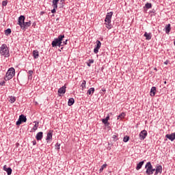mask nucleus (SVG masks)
<instances>
[{
  "instance_id": "f257e3e1",
  "label": "nucleus",
  "mask_w": 175,
  "mask_h": 175,
  "mask_svg": "<svg viewBox=\"0 0 175 175\" xmlns=\"http://www.w3.org/2000/svg\"><path fill=\"white\" fill-rule=\"evenodd\" d=\"M31 21H29L28 22H25V16L23 15H21L18 17V25H19L21 28V29H23V31H25V29H28L29 28V26L31 25Z\"/></svg>"
},
{
  "instance_id": "f03ea898",
  "label": "nucleus",
  "mask_w": 175,
  "mask_h": 175,
  "mask_svg": "<svg viewBox=\"0 0 175 175\" xmlns=\"http://www.w3.org/2000/svg\"><path fill=\"white\" fill-rule=\"evenodd\" d=\"M65 38V35L64 34H61L58 36V38H55L53 40V41H52V46L53 47H62V46H64V44H62V40H64V38Z\"/></svg>"
},
{
  "instance_id": "7ed1b4c3",
  "label": "nucleus",
  "mask_w": 175,
  "mask_h": 175,
  "mask_svg": "<svg viewBox=\"0 0 175 175\" xmlns=\"http://www.w3.org/2000/svg\"><path fill=\"white\" fill-rule=\"evenodd\" d=\"M0 55L4 57L5 58H9L10 57V53H9V48L6 44H3L0 47Z\"/></svg>"
},
{
  "instance_id": "20e7f679",
  "label": "nucleus",
  "mask_w": 175,
  "mask_h": 175,
  "mask_svg": "<svg viewBox=\"0 0 175 175\" xmlns=\"http://www.w3.org/2000/svg\"><path fill=\"white\" fill-rule=\"evenodd\" d=\"M111 17H113V12H108L105 19V25L107 29H111L113 27L111 25Z\"/></svg>"
},
{
  "instance_id": "39448f33",
  "label": "nucleus",
  "mask_w": 175,
  "mask_h": 175,
  "mask_svg": "<svg viewBox=\"0 0 175 175\" xmlns=\"http://www.w3.org/2000/svg\"><path fill=\"white\" fill-rule=\"evenodd\" d=\"M14 75H16V71L14 70V68H9L8 72L5 74L4 80L5 81H9V80H11V79H13V77H14Z\"/></svg>"
},
{
  "instance_id": "423d86ee",
  "label": "nucleus",
  "mask_w": 175,
  "mask_h": 175,
  "mask_svg": "<svg viewBox=\"0 0 175 175\" xmlns=\"http://www.w3.org/2000/svg\"><path fill=\"white\" fill-rule=\"evenodd\" d=\"M145 169H146V173L147 175L154 174V172H155V168L152 167V165L150 161L146 164Z\"/></svg>"
},
{
  "instance_id": "0eeeda50",
  "label": "nucleus",
  "mask_w": 175,
  "mask_h": 175,
  "mask_svg": "<svg viewBox=\"0 0 175 175\" xmlns=\"http://www.w3.org/2000/svg\"><path fill=\"white\" fill-rule=\"evenodd\" d=\"M162 174V165L157 164L155 167L154 175Z\"/></svg>"
},
{
  "instance_id": "6e6552de",
  "label": "nucleus",
  "mask_w": 175,
  "mask_h": 175,
  "mask_svg": "<svg viewBox=\"0 0 175 175\" xmlns=\"http://www.w3.org/2000/svg\"><path fill=\"white\" fill-rule=\"evenodd\" d=\"M147 131L143 130L139 133V139L140 140H144L147 137Z\"/></svg>"
},
{
  "instance_id": "1a4fd4ad",
  "label": "nucleus",
  "mask_w": 175,
  "mask_h": 175,
  "mask_svg": "<svg viewBox=\"0 0 175 175\" xmlns=\"http://www.w3.org/2000/svg\"><path fill=\"white\" fill-rule=\"evenodd\" d=\"M3 170H4V172H6V173L8 174V175H11L12 174V172H13V170H12V168L10 167H8V165H5L3 167Z\"/></svg>"
},
{
  "instance_id": "9d476101",
  "label": "nucleus",
  "mask_w": 175,
  "mask_h": 175,
  "mask_svg": "<svg viewBox=\"0 0 175 175\" xmlns=\"http://www.w3.org/2000/svg\"><path fill=\"white\" fill-rule=\"evenodd\" d=\"M165 137L170 140L171 142H174L175 140V133H172L171 134H167Z\"/></svg>"
},
{
  "instance_id": "9b49d317",
  "label": "nucleus",
  "mask_w": 175,
  "mask_h": 175,
  "mask_svg": "<svg viewBox=\"0 0 175 175\" xmlns=\"http://www.w3.org/2000/svg\"><path fill=\"white\" fill-rule=\"evenodd\" d=\"M36 139L38 140V142L42 140V139H43V132L40 131L36 135Z\"/></svg>"
},
{
  "instance_id": "f8f14e48",
  "label": "nucleus",
  "mask_w": 175,
  "mask_h": 175,
  "mask_svg": "<svg viewBox=\"0 0 175 175\" xmlns=\"http://www.w3.org/2000/svg\"><path fill=\"white\" fill-rule=\"evenodd\" d=\"M53 139V131H49L46 135V140L47 141V143H49V140H51Z\"/></svg>"
},
{
  "instance_id": "ddd939ff",
  "label": "nucleus",
  "mask_w": 175,
  "mask_h": 175,
  "mask_svg": "<svg viewBox=\"0 0 175 175\" xmlns=\"http://www.w3.org/2000/svg\"><path fill=\"white\" fill-rule=\"evenodd\" d=\"M57 92L58 94H65V92H66V86L64 85L59 88Z\"/></svg>"
},
{
  "instance_id": "4468645a",
  "label": "nucleus",
  "mask_w": 175,
  "mask_h": 175,
  "mask_svg": "<svg viewBox=\"0 0 175 175\" xmlns=\"http://www.w3.org/2000/svg\"><path fill=\"white\" fill-rule=\"evenodd\" d=\"M144 38H146V40H151V38H152V36L151 35V33H147L145 32L144 34Z\"/></svg>"
},
{
  "instance_id": "2eb2a0df",
  "label": "nucleus",
  "mask_w": 175,
  "mask_h": 175,
  "mask_svg": "<svg viewBox=\"0 0 175 175\" xmlns=\"http://www.w3.org/2000/svg\"><path fill=\"white\" fill-rule=\"evenodd\" d=\"M33 57L34 59H38V58H39V51L38 50L33 51Z\"/></svg>"
},
{
  "instance_id": "dca6fc26",
  "label": "nucleus",
  "mask_w": 175,
  "mask_h": 175,
  "mask_svg": "<svg viewBox=\"0 0 175 175\" xmlns=\"http://www.w3.org/2000/svg\"><path fill=\"white\" fill-rule=\"evenodd\" d=\"M157 92V88L153 86L150 90V96H155V94Z\"/></svg>"
},
{
  "instance_id": "f3484780",
  "label": "nucleus",
  "mask_w": 175,
  "mask_h": 175,
  "mask_svg": "<svg viewBox=\"0 0 175 175\" xmlns=\"http://www.w3.org/2000/svg\"><path fill=\"white\" fill-rule=\"evenodd\" d=\"M144 165V161H140L139 163L137 164L136 170H140L143 165Z\"/></svg>"
},
{
  "instance_id": "a211bd4d",
  "label": "nucleus",
  "mask_w": 175,
  "mask_h": 175,
  "mask_svg": "<svg viewBox=\"0 0 175 175\" xmlns=\"http://www.w3.org/2000/svg\"><path fill=\"white\" fill-rule=\"evenodd\" d=\"M165 33H167V34L170 33L172 29V27H170V24L167 25L165 27Z\"/></svg>"
},
{
  "instance_id": "6ab92c4d",
  "label": "nucleus",
  "mask_w": 175,
  "mask_h": 175,
  "mask_svg": "<svg viewBox=\"0 0 175 175\" xmlns=\"http://www.w3.org/2000/svg\"><path fill=\"white\" fill-rule=\"evenodd\" d=\"M19 120H21V121L23 122H27V116L21 114L19 116Z\"/></svg>"
},
{
  "instance_id": "aec40b11",
  "label": "nucleus",
  "mask_w": 175,
  "mask_h": 175,
  "mask_svg": "<svg viewBox=\"0 0 175 175\" xmlns=\"http://www.w3.org/2000/svg\"><path fill=\"white\" fill-rule=\"evenodd\" d=\"M68 105V106H73V105H75V98H69Z\"/></svg>"
},
{
  "instance_id": "412c9836",
  "label": "nucleus",
  "mask_w": 175,
  "mask_h": 175,
  "mask_svg": "<svg viewBox=\"0 0 175 175\" xmlns=\"http://www.w3.org/2000/svg\"><path fill=\"white\" fill-rule=\"evenodd\" d=\"M33 75V71L32 70H30L28 71V79L32 80V75Z\"/></svg>"
},
{
  "instance_id": "4be33fe9",
  "label": "nucleus",
  "mask_w": 175,
  "mask_h": 175,
  "mask_svg": "<svg viewBox=\"0 0 175 175\" xmlns=\"http://www.w3.org/2000/svg\"><path fill=\"white\" fill-rule=\"evenodd\" d=\"M95 92V88H91L88 90V95H92Z\"/></svg>"
},
{
  "instance_id": "5701e85b",
  "label": "nucleus",
  "mask_w": 175,
  "mask_h": 175,
  "mask_svg": "<svg viewBox=\"0 0 175 175\" xmlns=\"http://www.w3.org/2000/svg\"><path fill=\"white\" fill-rule=\"evenodd\" d=\"M52 7L53 8V9L51 10V13L53 14L57 13V9H58V5L52 4Z\"/></svg>"
},
{
  "instance_id": "b1692460",
  "label": "nucleus",
  "mask_w": 175,
  "mask_h": 175,
  "mask_svg": "<svg viewBox=\"0 0 175 175\" xmlns=\"http://www.w3.org/2000/svg\"><path fill=\"white\" fill-rule=\"evenodd\" d=\"M5 35L6 36H9V35H10L11 33H12V29H5Z\"/></svg>"
},
{
  "instance_id": "393cba45",
  "label": "nucleus",
  "mask_w": 175,
  "mask_h": 175,
  "mask_svg": "<svg viewBox=\"0 0 175 175\" xmlns=\"http://www.w3.org/2000/svg\"><path fill=\"white\" fill-rule=\"evenodd\" d=\"M144 8H146V9H151L152 4L151 3H146Z\"/></svg>"
},
{
  "instance_id": "a878e982",
  "label": "nucleus",
  "mask_w": 175,
  "mask_h": 175,
  "mask_svg": "<svg viewBox=\"0 0 175 175\" xmlns=\"http://www.w3.org/2000/svg\"><path fill=\"white\" fill-rule=\"evenodd\" d=\"M107 167V164H103L102 166H101V167L100 168V170H99V172L100 173H102L103 172V170L105 169V167Z\"/></svg>"
},
{
  "instance_id": "bb28decb",
  "label": "nucleus",
  "mask_w": 175,
  "mask_h": 175,
  "mask_svg": "<svg viewBox=\"0 0 175 175\" xmlns=\"http://www.w3.org/2000/svg\"><path fill=\"white\" fill-rule=\"evenodd\" d=\"M96 47L97 49H100V46H102V42H100L99 41V40H98L96 42Z\"/></svg>"
},
{
  "instance_id": "cd10ccee",
  "label": "nucleus",
  "mask_w": 175,
  "mask_h": 175,
  "mask_svg": "<svg viewBox=\"0 0 175 175\" xmlns=\"http://www.w3.org/2000/svg\"><path fill=\"white\" fill-rule=\"evenodd\" d=\"M124 117H125V113L122 112V113H120L118 116L117 120H122V118H124Z\"/></svg>"
},
{
  "instance_id": "c85d7f7f",
  "label": "nucleus",
  "mask_w": 175,
  "mask_h": 175,
  "mask_svg": "<svg viewBox=\"0 0 175 175\" xmlns=\"http://www.w3.org/2000/svg\"><path fill=\"white\" fill-rule=\"evenodd\" d=\"M85 84H87V81H85V80H83L81 83L82 91H83L85 88Z\"/></svg>"
},
{
  "instance_id": "c756f323",
  "label": "nucleus",
  "mask_w": 175,
  "mask_h": 175,
  "mask_svg": "<svg viewBox=\"0 0 175 175\" xmlns=\"http://www.w3.org/2000/svg\"><path fill=\"white\" fill-rule=\"evenodd\" d=\"M123 142L124 143H128V142H129V136L126 135L125 137H124Z\"/></svg>"
},
{
  "instance_id": "7c9ffc66",
  "label": "nucleus",
  "mask_w": 175,
  "mask_h": 175,
  "mask_svg": "<svg viewBox=\"0 0 175 175\" xmlns=\"http://www.w3.org/2000/svg\"><path fill=\"white\" fill-rule=\"evenodd\" d=\"M59 2V0H53L52 1V5H55L56 6H58V3Z\"/></svg>"
},
{
  "instance_id": "2f4dec72",
  "label": "nucleus",
  "mask_w": 175,
  "mask_h": 175,
  "mask_svg": "<svg viewBox=\"0 0 175 175\" xmlns=\"http://www.w3.org/2000/svg\"><path fill=\"white\" fill-rule=\"evenodd\" d=\"M15 100H16V97H14V96L10 97V103H14Z\"/></svg>"
},
{
  "instance_id": "473e14b6",
  "label": "nucleus",
  "mask_w": 175,
  "mask_h": 175,
  "mask_svg": "<svg viewBox=\"0 0 175 175\" xmlns=\"http://www.w3.org/2000/svg\"><path fill=\"white\" fill-rule=\"evenodd\" d=\"M91 64H94V59H89L88 62L87 63L88 66L90 67Z\"/></svg>"
},
{
  "instance_id": "72a5a7b5",
  "label": "nucleus",
  "mask_w": 175,
  "mask_h": 175,
  "mask_svg": "<svg viewBox=\"0 0 175 175\" xmlns=\"http://www.w3.org/2000/svg\"><path fill=\"white\" fill-rule=\"evenodd\" d=\"M94 54H98L99 53V48H96V46L94 49Z\"/></svg>"
},
{
  "instance_id": "f704fd0d",
  "label": "nucleus",
  "mask_w": 175,
  "mask_h": 175,
  "mask_svg": "<svg viewBox=\"0 0 175 175\" xmlns=\"http://www.w3.org/2000/svg\"><path fill=\"white\" fill-rule=\"evenodd\" d=\"M61 144L59 143H57L55 144V149L57 150V151H59V147H60Z\"/></svg>"
},
{
  "instance_id": "c9c22d12",
  "label": "nucleus",
  "mask_w": 175,
  "mask_h": 175,
  "mask_svg": "<svg viewBox=\"0 0 175 175\" xmlns=\"http://www.w3.org/2000/svg\"><path fill=\"white\" fill-rule=\"evenodd\" d=\"M150 13H152L153 14H151V16H155L157 14V11L155 10H152L150 11Z\"/></svg>"
},
{
  "instance_id": "e433bc0d",
  "label": "nucleus",
  "mask_w": 175,
  "mask_h": 175,
  "mask_svg": "<svg viewBox=\"0 0 175 175\" xmlns=\"http://www.w3.org/2000/svg\"><path fill=\"white\" fill-rule=\"evenodd\" d=\"M112 137L115 142H117V140H118V135H113Z\"/></svg>"
},
{
  "instance_id": "4c0bfd02",
  "label": "nucleus",
  "mask_w": 175,
  "mask_h": 175,
  "mask_svg": "<svg viewBox=\"0 0 175 175\" xmlns=\"http://www.w3.org/2000/svg\"><path fill=\"white\" fill-rule=\"evenodd\" d=\"M102 122L103 124H107L109 122V120H107V119L104 118V119H102Z\"/></svg>"
},
{
  "instance_id": "58836bf2",
  "label": "nucleus",
  "mask_w": 175,
  "mask_h": 175,
  "mask_svg": "<svg viewBox=\"0 0 175 175\" xmlns=\"http://www.w3.org/2000/svg\"><path fill=\"white\" fill-rule=\"evenodd\" d=\"M22 121H21V120H20L19 118H18V121L16 122V125L17 126H19V125H21V124H22Z\"/></svg>"
},
{
  "instance_id": "ea45409f",
  "label": "nucleus",
  "mask_w": 175,
  "mask_h": 175,
  "mask_svg": "<svg viewBox=\"0 0 175 175\" xmlns=\"http://www.w3.org/2000/svg\"><path fill=\"white\" fill-rule=\"evenodd\" d=\"M38 124L39 123H37L33 126V131H36L38 129Z\"/></svg>"
},
{
  "instance_id": "a19ab883",
  "label": "nucleus",
  "mask_w": 175,
  "mask_h": 175,
  "mask_svg": "<svg viewBox=\"0 0 175 175\" xmlns=\"http://www.w3.org/2000/svg\"><path fill=\"white\" fill-rule=\"evenodd\" d=\"M8 5V1H2V6H6Z\"/></svg>"
},
{
  "instance_id": "79ce46f5",
  "label": "nucleus",
  "mask_w": 175,
  "mask_h": 175,
  "mask_svg": "<svg viewBox=\"0 0 175 175\" xmlns=\"http://www.w3.org/2000/svg\"><path fill=\"white\" fill-rule=\"evenodd\" d=\"M62 44H63V46H65V45L68 44V40H66L65 41H63Z\"/></svg>"
},
{
  "instance_id": "37998d69",
  "label": "nucleus",
  "mask_w": 175,
  "mask_h": 175,
  "mask_svg": "<svg viewBox=\"0 0 175 175\" xmlns=\"http://www.w3.org/2000/svg\"><path fill=\"white\" fill-rule=\"evenodd\" d=\"M105 120L107 121H109V120H110V116L107 115V117L105 118Z\"/></svg>"
},
{
  "instance_id": "c03bdc74",
  "label": "nucleus",
  "mask_w": 175,
  "mask_h": 175,
  "mask_svg": "<svg viewBox=\"0 0 175 175\" xmlns=\"http://www.w3.org/2000/svg\"><path fill=\"white\" fill-rule=\"evenodd\" d=\"M105 126H107L108 128L110 127V123L108 122L106 124Z\"/></svg>"
},
{
  "instance_id": "a18cd8bd",
  "label": "nucleus",
  "mask_w": 175,
  "mask_h": 175,
  "mask_svg": "<svg viewBox=\"0 0 175 175\" xmlns=\"http://www.w3.org/2000/svg\"><path fill=\"white\" fill-rule=\"evenodd\" d=\"M0 85H5V81L0 83Z\"/></svg>"
},
{
  "instance_id": "49530a36",
  "label": "nucleus",
  "mask_w": 175,
  "mask_h": 175,
  "mask_svg": "<svg viewBox=\"0 0 175 175\" xmlns=\"http://www.w3.org/2000/svg\"><path fill=\"white\" fill-rule=\"evenodd\" d=\"M32 143H33V146H36V140H33Z\"/></svg>"
},
{
  "instance_id": "de8ad7c7",
  "label": "nucleus",
  "mask_w": 175,
  "mask_h": 175,
  "mask_svg": "<svg viewBox=\"0 0 175 175\" xmlns=\"http://www.w3.org/2000/svg\"><path fill=\"white\" fill-rule=\"evenodd\" d=\"M167 64H169V60H166V61L164 62V64H165V65H167Z\"/></svg>"
},
{
  "instance_id": "09e8293b",
  "label": "nucleus",
  "mask_w": 175,
  "mask_h": 175,
  "mask_svg": "<svg viewBox=\"0 0 175 175\" xmlns=\"http://www.w3.org/2000/svg\"><path fill=\"white\" fill-rule=\"evenodd\" d=\"M103 92H106V89H105L104 88H102V90H101Z\"/></svg>"
},
{
  "instance_id": "8fccbe9b",
  "label": "nucleus",
  "mask_w": 175,
  "mask_h": 175,
  "mask_svg": "<svg viewBox=\"0 0 175 175\" xmlns=\"http://www.w3.org/2000/svg\"><path fill=\"white\" fill-rule=\"evenodd\" d=\"M64 2H65V0H60L61 3H64Z\"/></svg>"
},
{
  "instance_id": "3c124183",
  "label": "nucleus",
  "mask_w": 175,
  "mask_h": 175,
  "mask_svg": "<svg viewBox=\"0 0 175 175\" xmlns=\"http://www.w3.org/2000/svg\"><path fill=\"white\" fill-rule=\"evenodd\" d=\"M36 24L35 23H33V27H35Z\"/></svg>"
},
{
  "instance_id": "603ef678",
  "label": "nucleus",
  "mask_w": 175,
  "mask_h": 175,
  "mask_svg": "<svg viewBox=\"0 0 175 175\" xmlns=\"http://www.w3.org/2000/svg\"><path fill=\"white\" fill-rule=\"evenodd\" d=\"M164 84H167V82H166V81H164Z\"/></svg>"
},
{
  "instance_id": "864d4df0",
  "label": "nucleus",
  "mask_w": 175,
  "mask_h": 175,
  "mask_svg": "<svg viewBox=\"0 0 175 175\" xmlns=\"http://www.w3.org/2000/svg\"><path fill=\"white\" fill-rule=\"evenodd\" d=\"M63 49H64V47H62V48H61V50H63Z\"/></svg>"
}]
</instances>
